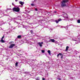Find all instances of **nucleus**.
<instances>
[{
	"label": "nucleus",
	"instance_id": "nucleus-1",
	"mask_svg": "<svg viewBox=\"0 0 80 80\" xmlns=\"http://www.w3.org/2000/svg\"><path fill=\"white\" fill-rule=\"evenodd\" d=\"M68 2V0H62V1L61 3L62 7H65L66 3Z\"/></svg>",
	"mask_w": 80,
	"mask_h": 80
},
{
	"label": "nucleus",
	"instance_id": "nucleus-2",
	"mask_svg": "<svg viewBox=\"0 0 80 80\" xmlns=\"http://www.w3.org/2000/svg\"><path fill=\"white\" fill-rule=\"evenodd\" d=\"M13 11H15V12H19L20 11V8H19L17 7L16 8H13Z\"/></svg>",
	"mask_w": 80,
	"mask_h": 80
},
{
	"label": "nucleus",
	"instance_id": "nucleus-3",
	"mask_svg": "<svg viewBox=\"0 0 80 80\" xmlns=\"http://www.w3.org/2000/svg\"><path fill=\"white\" fill-rule=\"evenodd\" d=\"M43 44V42H38V45H39V47H40L42 48V44Z\"/></svg>",
	"mask_w": 80,
	"mask_h": 80
},
{
	"label": "nucleus",
	"instance_id": "nucleus-4",
	"mask_svg": "<svg viewBox=\"0 0 80 80\" xmlns=\"http://www.w3.org/2000/svg\"><path fill=\"white\" fill-rule=\"evenodd\" d=\"M14 46H15L14 44H11L10 45V46L9 47V48H13Z\"/></svg>",
	"mask_w": 80,
	"mask_h": 80
},
{
	"label": "nucleus",
	"instance_id": "nucleus-5",
	"mask_svg": "<svg viewBox=\"0 0 80 80\" xmlns=\"http://www.w3.org/2000/svg\"><path fill=\"white\" fill-rule=\"evenodd\" d=\"M62 21V19H59L58 20V21H57V20H55V22H56V23H58L59 22H60V21Z\"/></svg>",
	"mask_w": 80,
	"mask_h": 80
},
{
	"label": "nucleus",
	"instance_id": "nucleus-6",
	"mask_svg": "<svg viewBox=\"0 0 80 80\" xmlns=\"http://www.w3.org/2000/svg\"><path fill=\"white\" fill-rule=\"evenodd\" d=\"M19 3H20V4H21V5L22 6L23 5V4H24V2H22L20 1L19 2Z\"/></svg>",
	"mask_w": 80,
	"mask_h": 80
},
{
	"label": "nucleus",
	"instance_id": "nucleus-7",
	"mask_svg": "<svg viewBox=\"0 0 80 80\" xmlns=\"http://www.w3.org/2000/svg\"><path fill=\"white\" fill-rule=\"evenodd\" d=\"M48 52L50 55H51V52H50V50H48Z\"/></svg>",
	"mask_w": 80,
	"mask_h": 80
},
{
	"label": "nucleus",
	"instance_id": "nucleus-8",
	"mask_svg": "<svg viewBox=\"0 0 80 80\" xmlns=\"http://www.w3.org/2000/svg\"><path fill=\"white\" fill-rule=\"evenodd\" d=\"M64 17L66 18H68V17H67V15L66 14H64Z\"/></svg>",
	"mask_w": 80,
	"mask_h": 80
},
{
	"label": "nucleus",
	"instance_id": "nucleus-9",
	"mask_svg": "<svg viewBox=\"0 0 80 80\" xmlns=\"http://www.w3.org/2000/svg\"><path fill=\"white\" fill-rule=\"evenodd\" d=\"M17 38H22V36L19 35L18 36Z\"/></svg>",
	"mask_w": 80,
	"mask_h": 80
},
{
	"label": "nucleus",
	"instance_id": "nucleus-10",
	"mask_svg": "<svg viewBox=\"0 0 80 80\" xmlns=\"http://www.w3.org/2000/svg\"><path fill=\"white\" fill-rule=\"evenodd\" d=\"M69 48V47H68V46H67L66 48V51H67Z\"/></svg>",
	"mask_w": 80,
	"mask_h": 80
},
{
	"label": "nucleus",
	"instance_id": "nucleus-11",
	"mask_svg": "<svg viewBox=\"0 0 80 80\" xmlns=\"http://www.w3.org/2000/svg\"><path fill=\"white\" fill-rule=\"evenodd\" d=\"M50 41H51L52 42H55V40L53 39L50 40Z\"/></svg>",
	"mask_w": 80,
	"mask_h": 80
},
{
	"label": "nucleus",
	"instance_id": "nucleus-12",
	"mask_svg": "<svg viewBox=\"0 0 80 80\" xmlns=\"http://www.w3.org/2000/svg\"><path fill=\"white\" fill-rule=\"evenodd\" d=\"M1 42L2 43H4L5 42V41H4V40H3V39H1Z\"/></svg>",
	"mask_w": 80,
	"mask_h": 80
},
{
	"label": "nucleus",
	"instance_id": "nucleus-13",
	"mask_svg": "<svg viewBox=\"0 0 80 80\" xmlns=\"http://www.w3.org/2000/svg\"><path fill=\"white\" fill-rule=\"evenodd\" d=\"M16 67H17L18 66V62H17L15 63Z\"/></svg>",
	"mask_w": 80,
	"mask_h": 80
},
{
	"label": "nucleus",
	"instance_id": "nucleus-14",
	"mask_svg": "<svg viewBox=\"0 0 80 80\" xmlns=\"http://www.w3.org/2000/svg\"><path fill=\"white\" fill-rule=\"evenodd\" d=\"M78 23H80V20H78Z\"/></svg>",
	"mask_w": 80,
	"mask_h": 80
},
{
	"label": "nucleus",
	"instance_id": "nucleus-15",
	"mask_svg": "<svg viewBox=\"0 0 80 80\" xmlns=\"http://www.w3.org/2000/svg\"><path fill=\"white\" fill-rule=\"evenodd\" d=\"M44 52H45V51L44 50H42V53H44Z\"/></svg>",
	"mask_w": 80,
	"mask_h": 80
},
{
	"label": "nucleus",
	"instance_id": "nucleus-16",
	"mask_svg": "<svg viewBox=\"0 0 80 80\" xmlns=\"http://www.w3.org/2000/svg\"><path fill=\"white\" fill-rule=\"evenodd\" d=\"M4 37H5V36L3 35V37L1 39H3V38H4Z\"/></svg>",
	"mask_w": 80,
	"mask_h": 80
},
{
	"label": "nucleus",
	"instance_id": "nucleus-17",
	"mask_svg": "<svg viewBox=\"0 0 80 80\" xmlns=\"http://www.w3.org/2000/svg\"><path fill=\"white\" fill-rule=\"evenodd\" d=\"M31 6H34V4H31Z\"/></svg>",
	"mask_w": 80,
	"mask_h": 80
},
{
	"label": "nucleus",
	"instance_id": "nucleus-18",
	"mask_svg": "<svg viewBox=\"0 0 80 80\" xmlns=\"http://www.w3.org/2000/svg\"><path fill=\"white\" fill-rule=\"evenodd\" d=\"M30 32L32 34L33 33V31L31 30Z\"/></svg>",
	"mask_w": 80,
	"mask_h": 80
},
{
	"label": "nucleus",
	"instance_id": "nucleus-19",
	"mask_svg": "<svg viewBox=\"0 0 80 80\" xmlns=\"http://www.w3.org/2000/svg\"><path fill=\"white\" fill-rule=\"evenodd\" d=\"M62 55V53H59V55Z\"/></svg>",
	"mask_w": 80,
	"mask_h": 80
},
{
	"label": "nucleus",
	"instance_id": "nucleus-20",
	"mask_svg": "<svg viewBox=\"0 0 80 80\" xmlns=\"http://www.w3.org/2000/svg\"><path fill=\"white\" fill-rule=\"evenodd\" d=\"M35 10L36 11H38V10L37 9V8H35Z\"/></svg>",
	"mask_w": 80,
	"mask_h": 80
},
{
	"label": "nucleus",
	"instance_id": "nucleus-21",
	"mask_svg": "<svg viewBox=\"0 0 80 80\" xmlns=\"http://www.w3.org/2000/svg\"><path fill=\"white\" fill-rule=\"evenodd\" d=\"M61 58H63V55H62Z\"/></svg>",
	"mask_w": 80,
	"mask_h": 80
},
{
	"label": "nucleus",
	"instance_id": "nucleus-22",
	"mask_svg": "<svg viewBox=\"0 0 80 80\" xmlns=\"http://www.w3.org/2000/svg\"><path fill=\"white\" fill-rule=\"evenodd\" d=\"M59 57V54H58L57 55V57Z\"/></svg>",
	"mask_w": 80,
	"mask_h": 80
},
{
	"label": "nucleus",
	"instance_id": "nucleus-23",
	"mask_svg": "<svg viewBox=\"0 0 80 80\" xmlns=\"http://www.w3.org/2000/svg\"><path fill=\"white\" fill-rule=\"evenodd\" d=\"M17 1H18V0H15L16 2H17Z\"/></svg>",
	"mask_w": 80,
	"mask_h": 80
},
{
	"label": "nucleus",
	"instance_id": "nucleus-24",
	"mask_svg": "<svg viewBox=\"0 0 80 80\" xmlns=\"http://www.w3.org/2000/svg\"><path fill=\"white\" fill-rule=\"evenodd\" d=\"M12 42H10L9 43H10V44L12 43Z\"/></svg>",
	"mask_w": 80,
	"mask_h": 80
},
{
	"label": "nucleus",
	"instance_id": "nucleus-25",
	"mask_svg": "<svg viewBox=\"0 0 80 80\" xmlns=\"http://www.w3.org/2000/svg\"><path fill=\"white\" fill-rule=\"evenodd\" d=\"M59 80H61V79L60 78H59Z\"/></svg>",
	"mask_w": 80,
	"mask_h": 80
},
{
	"label": "nucleus",
	"instance_id": "nucleus-26",
	"mask_svg": "<svg viewBox=\"0 0 80 80\" xmlns=\"http://www.w3.org/2000/svg\"><path fill=\"white\" fill-rule=\"evenodd\" d=\"M56 12H56V11L54 12V13H56Z\"/></svg>",
	"mask_w": 80,
	"mask_h": 80
},
{
	"label": "nucleus",
	"instance_id": "nucleus-27",
	"mask_svg": "<svg viewBox=\"0 0 80 80\" xmlns=\"http://www.w3.org/2000/svg\"><path fill=\"white\" fill-rule=\"evenodd\" d=\"M12 5H13L14 4H13V3H12Z\"/></svg>",
	"mask_w": 80,
	"mask_h": 80
},
{
	"label": "nucleus",
	"instance_id": "nucleus-28",
	"mask_svg": "<svg viewBox=\"0 0 80 80\" xmlns=\"http://www.w3.org/2000/svg\"><path fill=\"white\" fill-rule=\"evenodd\" d=\"M36 80H39L37 79H36Z\"/></svg>",
	"mask_w": 80,
	"mask_h": 80
},
{
	"label": "nucleus",
	"instance_id": "nucleus-29",
	"mask_svg": "<svg viewBox=\"0 0 80 80\" xmlns=\"http://www.w3.org/2000/svg\"><path fill=\"white\" fill-rule=\"evenodd\" d=\"M19 7H21V6H19Z\"/></svg>",
	"mask_w": 80,
	"mask_h": 80
},
{
	"label": "nucleus",
	"instance_id": "nucleus-30",
	"mask_svg": "<svg viewBox=\"0 0 80 80\" xmlns=\"http://www.w3.org/2000/svg\"><path fill=\"white\" fill-rule=\"evenodd\" d=\"M51 30H52V29H51Z\"/></svg>",
	"mask_w": 80,
	"mask_h": 80
}]
</instances>
